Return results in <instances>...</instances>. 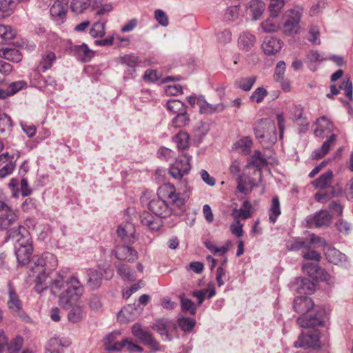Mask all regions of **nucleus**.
<instances>
[{"instance_id": "1a4fd4ad", "label": "nucleus", "mask_w": 353, "mask_h": 353, "mask_svg": "<svg viewBox=\"0 0 353 353\" xmlns=\"http://www.w3.org/2000/svg\"><path fill=\"white\" fill-rule=\"evenodd\" d=\"M152 328L162 337L163 341H170L177 332V324L170 319H160L155 321Z\"/></svg>"}, {"instance_id": "864d4df0", "label": "nucleus", "mask_w": 353, "mask_h": 353, "mask_svg": "<svg viewBox=\"0 0 353 353\" xmlns=\"http://www.w3.org/2000/svg\"><path fill=\"white\" fill-rule=\"evenodd\" d=\"M88 305L92 312H97L101 311L103 307L101 297L97 294H92L88 300Z\"/></svg>"}, {"instance_id": "2eb2a0df", "label": "nucleus", "mask_w": 353, "mask_h": 353, "mask_svg": "<svg viewBox=\"0 0 353 353\" xmlns=\"http://www.w3.org/2000/svg\"><path fill=\"white\" fill-rule=\"evenodd\" d=\"M315 283L308 278H296L291 283V289L298 293L312 294L315 290Z\"/></svg>"}, {"instance_id": "13d9d810", "label": "nucleus", "mask_w": 353, "mask_h": 353, "mask_svg": "<svg viewBox=\"0 0 353 353\" xmlns=\"http://www.w3.org/2000/svg\"><path fill=\"white\" fill-rule=\"evenodd\" d=\"M235 145L236 148H240L244 154H249L252 145V139L250 137H245L238 141Z\"/></svg>"}, {"instance_id": "c756f323", "label": "nucleus", "mask_w": 353, "mask_h": 353, "mask_svg": "<svg viewBox=\"0 0 353 353\" xmlns=\"http://www.w3.org/2000/svg\"><path fill=\"white\" fill-rule=\"evenodd\" d=\"M216 294V290L214 284L210 283L208 289H202L194 290L192 292V296L197 299V305H200L203 303L205 297L211 299Z\"/></svg>"}, {"instance_id": "f3484780", "label": "nucleus", "mask_w": 353, "mask_h": 353, "mask_svg": "<svg viewBox=\"0 0 353 353\" xmlns=\"http://www.w3.org/2000/svg\"><path fill=\"white\" fill-rule=\"evenodd\" d=\"M316 128L314 134L316 137L324 138L328 133L333 132L335 126L325 116L320 117L316 121Z\"/></svg>"}, {"instance_id": "4468645a", "label": "nucleus", "mask_w": 353, "mask_h": 353, "mask_svg": "<svg viewBox=\"0 0 353 353\" xmlns=\"http://www.w3.org/2000/svg\"><path fill=\"white\" fill-rule=\"evenodd\" d=\"M325 256L330 263L340 265L344 268H348L350 266L347 256L339 250L333 247H327L325 252Z\"/></svg>"}, {"instance_id": "412c9836", "label": "nucleus", "mask_w": 353, "mask_h": 353, "mask_svg": "<svg viewBox=\"0 0 353 353\" xmlns=\"http://www.w3.org/2000/svg\"><path fill=\"white\" fill-rule=\"evenodd\" d=\"M141 310L136 305L128 304L124 306L119 312L117 317L121 323L134 321L140 314Z\"/></svg>"}, {"instance_id": "a18cd8bd", "label": "nucleus", "mask_w": 353, "mask_h": 353, "mask_svg": "<svg viewBox=\"0 0 353 353\" xmlns=\"http://www.w3.org/2000/svg\"><path fill=\"white\" fill-rule=\"evenodd\" d=\"M23 345V338L21 335H17L10 343L7 342L8 353H19Z\"/></svg>"}, {"instance_id": "09e8293b", "label": "nucleus", "mask_w": 353, "mask_h": 353, "mask_svg": "<svg viewBox=\"0 0 353 353\" xmlns=\"http://www.w3.org/2000/svg\"><path fill=\"white\" fill-rule=\"evenodd\" d=\"M205 248L209 250L213 254H219L220 255H224L229 250V245L230 242L228 241L226 245L221 248L217 247L212 241L208 240L204 242Z\"/></svg>"}, {"instance_id": "338daca9", "label": "nucleus", "mask_w": 353, "mask_h": 353, "mask_svg": "<svg viewBox=\"0 0 353 353\" xmlns=\"http://www.w3.org/2000/svg\"><path fill=\"white\" fill-rule=\"evenodd\" d=\"M41 70L37 68V70L34 71L30 76V82L33 86L43 89V81L45 77H42L40 74Z\"/></svg>"}, {"instance_id": "5701e85b", "label": "nucleus", "mask_w": 353, "mask_h": 353, "mask_svg": "<svg viewBox=\"0 0 353 353\" xmlns=\"http://www.w3.org/2000/svg\"><path fill=\"white\" fill-rule=\"evenodd\" d=\"M282 41L273 37H266L262 43V48L266 55L274 54L282 48Z\"/></svg>"}, {"instance_id": "9d476101", "label": "nucleus", "mask_w": 353, "mask_h": 353, "mask_svg": "<svg viewBox=\"0 0 353 353\" xmlns=\"http://www.w3.org/2000/svg\"><path fill=\"white\" fill-rule=\"evenodd\" d=\"M19 217L18 211L0 200V230H6L14 225Z\"/></svg>"}, {"instance_id": "e433bc0d", "label": "nucleus", "mask_w": 353, "mask_h": 353, "mask_svg": "<svg viewBox=\"0 0 353 353\" xmlns=\"http://www.w3.org/2000/svg\"><path fill=\"white\" fill-rule=\"evenodd\" d=\"M256 77L251 76L248 77H241L234 82V85L244 91H250L255 83Z\"/></svg>"}, {"instance_id": "c85d7f7f", "label": "nucleus", "mask_w": 353, "mask_h": 353, "mask_svg": "<svg viewBox=\"0 0 353 353\" xmlns=\"http://www.w3.org/2000/svg\"><path fill=\"white\" fill-rule=\"evenodd\" d=\"M56 60L57 56L54 52L47 51L43 53L41 55V59L38 66L39 70L42 72H45L52 68Z\"/></svg>"}, {"instance_id": "8fccbe9b", "label": "nucleus", "mask_w": 353, "mask_h": 353, "mask_svg": "<svg viewBox=\"0 0 353 353\" xmlns=\"http://www.w3.org/2000/svg\"><path fill=\"white\" fill-rule=\"evenodd\" d=\"M167 108L170 112L176 113V114L184 112L186 110V105L180 100L172 99L167 102Z\"/></svg>"}, {"instance_id": "79ce46f5", "label": "nucleus", "mask_w": 353, "mask_h": 353, "mask_svg": "<svg viewBox=\"0 0 353 353\" xmlns=\"http://www.w3.org/2000/svg\"><path fill=\"white\" fill-rule=\"evenodd\" d=\"M173 139L176 143L179 150H185L189 146V134L183 130L179 131L174 137Z\"/></svg>"}, {"instance_id": "a878e982", "label": "nucleus", "mask_w": 353, "mask_h": 353, "mask_svg": "<svg viewBox=\"0 0 353 353\" xmlns=\"http://www.w3.org/2000/svg\"><path fill=\"white\" fill-rule=\"evenodd\" d=\"M117 234L125 243L130 244L134 242V229L130 223L120 225L117 230Z\"/></svg>"}, {"instance_id": "f704fd0d", "label": "nucleus", "mask_w": 353, "mask_h": 353, "mask_svg": "<svg viewBox=\"0 0 353 353\" xmlns=\"http://www.w3.org/2000/svg\"><path fill=\"white\" fill-rule=\"evenodd\" d=\"M333 178V172L329 170L312 182V185L321 190L325 189L331 183Z\"/></svg>"}, {"instance_id": "6e6552de", "label": "nucleus", "mask_w": 353, "mask_h": 353, "mask_svg": "<svg viewBox=\"0 0 353 353\" xmlns=\"http://www.w3.org/2000/svg\"><path fill=\"white\" fill-rule=\"evenodd\" d=\"M325 310L315 307L305 315H301L296 320L300 327L303 328L320 326L323 323Z\"/></svg>"}, {"instance_id": "20e7f679", "label": "nucleus", "mask_w": 353, "mask_h": 353, "mask_svg": "<svg viewBox=\"0 0 353 353\" xmlns=\"http://www.w3.org/2000/svg\"><path fill=\"white\" fill-rule=\"evenodd\" d=\"M58 265L57 257L50 252H44L38 256L31 266V271L34 274H37L39 280H46L50 272L54 270Z\"/></svg>"}, {"instance_id": "bf43d9fd", "label": "nucleus", "mask_w": 353, "mask_h": 353, "mask_svg": "<svg viewBox=\"0 0 353 353\" xmlns=\"http://www.w3.org/2000/svg\"><path fill=\"white\" fill-rule=\"evenodd\" d=\"M16 30L10 26L0 24V37L5 41H10L16 37Z\"/></svg>"}, {"instance_id": "393cba45", "label": "nucleus", "mask_w": 353, "mask_h": 353, "mask_svg": "<svg viewBox=\"0 0 353 353\" xmlns=\"http://www.w3.org/2000/svg\"><path fill=\"white\" fill-rule=\"evenodd\" d=\"M256 41V37L250 31H244L239 34L238 39L239 48L243 50H250Z\"/></svg>"}, {"instance_id": "603ef678", "label": "nucleus", "mask_w": 353, "mask_h": 353, "mask_svg": "<svg viewBox=\"0 0 353 353\" xmlns=\"http://www.w3.org/2000/svg\"><path fill=\"white\" fill-rule=\"evenodd\" d=\"M269 11L270 16L273 18H276L282 11L285 5L284 0H269Z\"/></svg>"}, {"instance_id": "de8ad7c7", "label": "nucleus", "mask_w": 353, "mask_h": 353, "mask_svg": "<svg viewBox=\"0 0 353 353\" xmlns=\"http://www.w3.org/2000/svg\"><path fill=\"white\" fill-rule=\"evenodd\" d=\"M179 298L182 311L188 312L191 315H194L196 312L195 303L191 299L185 298L184 295H181Z\"/></svg>"}, {"instance_id": "39448f33", "label": "nucleus", "mask_w": 353, "mask_h": 353, "mask_svg": "<svg viewBox=\"0 0 353 353\" xmlns=\"http://www.w3.org/2000/svg\"><path fill=\"white\" fill-rule=\"evenodd\" d=\"M113 276L114 271L110 268L99 270L90 269L87 272L86 286L90 290H97L101 286L103 278L109 280Z\"/></svg>"}, {"instance_id": "69168bd1", "label": "nucleus", "mask_w": 353, "mask_h": 353, "mask_svg": "<svg viewBox=\"0 0 353 353\" xmlns=\"http://www.w3.org/2000/svg\"><path fill=\"white\" fill-rule=\"evenodd\" d=\"M302 255L305 260L314 261L315 262L320 261L321 259V254L317 251L310 249V245L302 250Z\"/></svg>"}, {"instance_id": "f03ea898", "label": "nucleus", "mask_w": 353, "mask_h": 353, "mask_svg": "<svg viewBox=\"0 0 353 353\" xmlns=\"http://www.w3.org/2000/svg\"><path fill=\"white\" fill-rule=\"evenodd\" d=\"M141 202L143 205L147 204L156 216L165 218L173 213L172 205L181 208L185 204V199L181 194L176 192L174 185L168 183L159 188L156 197L148 201L143 196L141 197Z\"/></svg>"}, {"instance_id": "7c9ffc66", "label": "nucleus", "mask_w": 353, "mask_h": 353, "mask_svg": "<svg viewBox=\"0 0 353 353\" xmlns=\"http://www.w3.org/2000/svg\"><path fill=\"white\" fill-rule=\"evenodd\" d=\"M239 11V5L228 7L224 13L225 20L229 22L235 23L236 25L241 24L243 21V18L240 17Z\"/></svg>"}, {"instance_id": "423d86ee", "label": "nucleus", "mask_w": 353, "mask_h": 353, "mask_svg": "<svg viewBox=\"0 0 353 353\" xmlns=\"http://www.w3.org/2000/svg\"><path fill=\"white\" fill-rule=\"evenodd\" d=\"M320 334L321 333L318 330L302 332L297 341L294 342V345L296 347H301L305 350H319L321 348Z\"/></svg>"}, {"instance_id": "ddd939ff", "label": "nucleus", "mask_w": 353, "mask_h": 353, "mask_svg": "<svg viewBox=\"0 0 353 353\" xmlns=\"http://www.w3.org/2000/svg\"><path fill=\"white\" fill-rule=\"evenodd\" d=\"M265 9V5L262 0H250L245 5V16L253 21L259 20Z\"/></svg>"}, {"instance_id": "4d7b16f0", "label": "nucleus", "mask_w": 353, "mask_h": 353, "mask_svg": "<svg viewBox=\"0 0 353 353\" xmlns=\"http://www.w3.org/2000/svg\"><path fill=\"white\" fill-rule=\"evenodd\" d=\"M120 63L128 68H136L139 65L140 60L137 56L130 54L121 57Z\"/></svg>"}, {"instance_id": "c03bdc74", "label": "nucleus", "mask_w": 353, "mask_h": 353, "mask_svg": "<svg viewBox=\"0 0 353 353\" xmlns=\"http://www.w3.org/2000/svg\"><path fill=\"white\" fill-rule=\"evenodd\" d=\"M191 156L185 154L183 158H179L173 164L174 166L178 167L180 171L184 174H187L191 169L190 163Z\"/></svg>"}, {"instance_id": "6e6d98bb", "label": "nucleus", "mask_w": 353, "mask_h": 353, "mask_svg": "<svg viewBox=\"0 0 353 353\" xmlns=\"http://www.w3.org/2000/svg\"><path fill=\"white\" fill-rule=\"evenodd\" d=\"M105 22L97 21L90 28V34L94 38L103 37L105 34Z\"/></svg>"}, {"instance_id": "ea45409f", "label": "nucleus", "mask_w": 353, "mask_h": 353, "mask_svg": "<svg viewBox=\"0 0 353 353\" xmlns=\"http://www.w3.org/2000/svg\"><path fill=\"white\" fill-rule=\"evenodd\" d=\"M118 274L128 281H134L136 279V272L128 265L121 263L117 265Z\"/></svg>"}, {"instance_id": "72a5a7b5", "label": "nucleus", "mask_w": 353, "mask_h": 353, "mask_svg": "<svg viewBox=\"0 0 353 353\" xmlns=\"http://www.w3.org/2000/svg\"><path fill=\"white\" fill-rule=\"evenodd\" d=\"M67 9L68 6L65 3L57 0L51 6L50 12L53 17H59L63 20L65 16Z\"/></svg>"}, {"instance_id": "4c0bfd02", "label": "nucleus", "mask_w": 353, "mask_h": 353, "mask_svg": "<svg viewBox=\"0 0 353 353\" xmlns=\"http://www.w3.org/2000/svg\"><path fill=\"white\" fill-rule=\"evenodd\" d=\"M120 335V332L114 331L106 336L104 339V348L108 352L119 351V350H110V348L116 346L117 344H121V341L117 340V337Z\"/></svg>"}, {"instance_id": "c9c22d12", "label": "nucleus", "mask_w": 353, "mask_h": 353, "mask_svg": "<svg viewBox=\"0 0 353 353\" xmlns=\"http://www.w3.org/2000/svg\"><path fill=\"white\" fill-rule=\"evenodd\" d=\"M280 203L278 196H274L272 199L269 209V220L273 224L276 223L277 218L281 214Z\"/></svg>"}, {"instance_id": "a19ab883", "label": "nucleus", "mask_w": 353, "mask_h": 353, "mask_svg": "<svg viewBox=\"0 0 353 353\" xmlns=\"http://www.w3.org/2000/svg\"><path fill=\"white\" fill-rule=\"evenodd\" d=\"M123 348H125L130 352H133L135 351L142 352L143 351L141 346L134 344L132 343V341H129L128 339H123L121 344H117L116 346L110 348V350H119L120 351Z\"/></svg>"}, {"instance_id": "a211bd4d", "label": "nucleus", "mask_w": 353, "mask_h": 353, "mask_svg": "<svg viewBox=\"0 0 353 353\" xmlns=\"http://www.w3.org/2000/svg\"><path fill=\"white\" fill-rule=\"evenodd\" d=\"M115 257L120 261L132 263L138 258V253L132 247L122 245H117L114 250Z\"/></svg>"}, {"instance_id": "f257e3e1", "label": "nucleus", "mask_w": 353, "mask_h": 353, "mask_svg": "<svg viewBox=\"0 0 353 353\" xmlns=\"http://www.w3.org/2000/svg\"><path fill=\"white\" fill-rule=\"evenodd\" d=\"M63 291L59 295V305L65 309L71 310L68 314V319L72 323H78L83 319V306L77 305L83 293V286L77 276L72 275L68 277L64 272H59L52 283L53 292Z\"/></svg>"}, {"instance_id": "0eeeda50", "label": "nucleus", "mask_w": 353, "mask_h": 353, "mask_svg": "<svg viewBox=\"0 0 353 353\" xmlns=\"http://www.w3.org/2000/svg\"><path fill=\"white\" fill-rule=\"evenodd\" d=\"M301 18V12L299 9H292L285 12L282 28L283 33L288 36L297 34Z\"/></svg>"}, {"instance_id": "e2e57ef3", "label": "nucleus", "mask_w": 353, "mask_h": 353, "mask_svg": "<svg viewBox=\"0 0 353 353\" xmlns=\"http://www.w3.org/2000/svg\"><path fill=\"white\" fill-rule=\"evenodd\" d=\"M12 123L10 117L6 114L0 116V134H3L7 131H10Z\"/></svg>"}, {"instance_id": "cd10ccee", "label": "nucleus", "mask_w": 353, "mask_h": 353, "mask_svg": "<svg viewBox=\"0 0 353 353\" xmlns=\"http://www.w3.org/2000/svg\"><path fill=\"white\" fill-rule=\"evenodd\" d=\"M336 141V135L334 134L330 135L329 138L323 143L320 148L315 150L312 152V159H319L323 158L325 154H327L329 152L331 146L335 143Z\"/></svg>"}, {"instance_id": "6ab92c4d", "label": "nucleus", "mask_w": 353, "mask_h": 353, "mask_svg": "<svg viewBox=\"0 0 353 353\" xmlns=\"http://www.w3.org/2000/svg\"><path fill=\"white\" fill-rule=\"evenodd\" d=\"M302 269L313 279L327 280L329 278V274L319 266L318 262L305 263Z\"/></svg>"}, {"instance_id": "b1692460", "label": "nucleus", "mask_w": 353, "mask_h": 353, "mask_svg": "<svg viewBox=\"0 0 353 353\" xmlns=\"http://www.w3.org/2000/svg\"><path fill=\"white\" fill-rule=\"evenodd\" d=\"M8 300L7 301V306L10 312L13 314L15 312H19L22 308V302L19 299L18 294L15 290L13 288L12 283L9 281L8 285Z\"/></svg>"}, {"instance_id": "473e14b6", "label": "nucleus", "mask_w": 353, "mask_h": 353, "mask_svg": "<svg viewBox=\"0 0 353 353\" xmlns=\"http://www.w3.org/2000/svg\"><path fill=\"white\" fill-rule=\"evenodd\" d=\"M251 205L248 201H245L243 203V208L240 209L234 208L231 215L235 221H239V219H247L251 216Z\"/></svg>"}, {"instance_id": "680f3d73", "label": "nucleus", "mask_w": 353, "mask_h": 353, "mask_svg": "<svg viewBox=\"0 0 353 353\" xmlns=\"http://www.w3.org/2000/svg\"><path fill=\"white\" fill-rule=\"evenodd\" d=\"M268 94V92L263 87L257 88L250 97L252 101L261 103Z\"/></svg>"}, {"instance_id": "58836bf2", "label": "nucleus", "mask_w": 353, "mask_h": 353, "mask_svg": "<svg viewBox=\"0 0 353 353\" xmlns=\"http://www.w3.org/2000/svg\"><path fill=\"white\" fill-rule=\"evenodd\" d=\"M308 247L307 241H305L302 238L292 239L286 242V248L290 251L303 250Z\"/></svg>"}, {"instance_id": "052dcab7", "label": "nucleus", "mask_w": 353, "mask_h": 353, "mask_svg": "<svg viewBox=\"0 0 353 353\" xmlns=\"http://www.w3.org/2000/svg\"><path fill=\"white\" fill-rule=\"evenodd\" d=\"M190 121L189 116L186 110L184 112H181L172 119V124L176 128H181L188 124Z\"/></svg>"}, {"instance_id": "2f4dec72", "label": "nucleus", "mask_w": 353, "mask_h": 353, "mask_svg": "<svg viewBox=\"0 0 353 353\" xmlns=\"http://www.w3.org/2000/svg\"><path fill=\"white\" fill-rule=\"evenodd\" d=\"M0 57L10 61L19 63L22 59V54L20 51L15 48L0 49Z\"/></svg>"}, {"instance_id": "bb28decb", "label": "nucleus", "mask_w": 353, "mask_h": 353, "mask_svg": "<svg viewBox=\"0 0 353 353\" xmlns=\"http://www.w3.org/2000/svg\"><path fill=\"white\" fill-rule=\"evenodd\" d=\"M140 221L142 225L147 226L152 231H158L162 224L159 219H155L152 214L144 211L139 216Z\"/></svg>"}, {"instance_id": "3c124183", "label": "nucleus", "mask_w": 353, "mask_h": 353, "mask_svg": "<svg viewBox=\"0 0 353 353\" xmlns=\"http://www.w3.org/2000/svg\"><path fill=\"white\" fill-rule=\"evenodd\" d=\"M90 0H72L70 8L76 14L83 13L90 6Z\"/></svg>"}, {"instance_id": "7ed1b4c3", "label": "nucleus", "mask_w": 353, "mask_h": 353, "mask_svg": "<svg viewBox=\"0 0 353 353\" xmlns=\"http://www.w3.org/2000/svg\"><path fill=\"white\" fill-rule=\"evenodd\" d=\"M7 234L9 238L17 239L14 250L18 263L22 265L29 263L33 248L30 234L26 228L17 225V228L9 230Z\"/></svg>"}, {"instance_id": "aec40b11", "label": "nucleus", "mask_w": 353, "mask_h": 353, "mask_svg": "<svg viewBox=\"0 0 353 353\" xmlns=\"http://www.w3.org/2000/svg\"><path fill=\"white\" fill-rule=\"evenodd\" d=\"M314 305L312 299L308 296H296L294 299L293 307L295 312L301 315H305L312 310L314 308Z\"/></svg>"}, {"instance_id": "5fc2aeb1", "label": "nucleus", "mask_w": 353, "mask_h": 353, "mask_svg": "<svg viewBox=\"0 0 353 353\" xmlns=\"http://www.w3.org/2000/svg\"><path fill=\"white\" fill-rule=\"evenodd\" d=\"M196 321L192 318H179L178 319L177 327H179L184 332H189L195 326Z\"/></svg>"}, {"instance_id": "4be33fe9", "label": "nucleus", "mask_w": 353, "mask_h": 353, "mask_svg": "<svg viewBox=\"0 0 353 353\" xmlns=\"http://www.w3.org/2000/svg\"><path fill=\"white\" fill-rule=\"evenodd\" d=\"M71 52L77 60L83 63L89 62L94 55L93 52L85 43L72 46Z\"/></svg>"}, {"instance_id": "37998d69", "label": "nucleus", "mask_w": 353, "mask_h": 353, "mask_svg": "<svg viewBox=\"0 0 353 353\" xmlns=\"http://www.w3.org/2000/svg\"><path fill=\"white\" fill-rule=\"evenodd\" d=\"M249 164L252 165L260 170L263 167L268 165V161L262 157L261 152L259 150H255L249 161Z\"/></svg>"}, {"instance_id": "774afa93", "label": "nucleus", "mask_w": 353, "mask_h": 353, "mask_svg": "<svg viewBox=\"0 0 353 353\" xmlns=\"http://www.w3.org/2000/svg\"><path fill=\"white\" fill-rule=\"evenodd\" d=\"M335 226L337 230L344 235L349 234L350 233L352 228L351 223H348L347 221L342 219L338 220L336 222Z\"/></svg>"}, {"instance_id": "9b49d317", "label": "nucleus", "mask_w": 353, "mask_h": 353, "mask_svg": "<svg viewBox=\"0 0 353 353\" xmlns=\"http://www.w3.org/2000/svg\"><path fill=\"white\" fill-rule=\"evenodd\" d=\"M132 333L141 342L145 345H148L154 351H157L160 349L159 342L152 336L149 331L143 329L140 325L134 324L132 327Z\"/></svg>"}, {"instance_id": "dca6fc26", "label": "nucleus", "mask_w": 353, "mask_h": 353, "mask_svg": "<svg viewBox=\"0 0 353 353\" xmlns=\"http://www.w3.org/2000/svg\"><path fill=\"white\" fill-rule=\"evenodd\" d=\"M197 105L199 108V112L203 114H212L223 112L225 105L222 103L211 104L205 99L204 96L200 95L197 97Z\"/></svg>"}, {"instance_id": "f8f14e48", "label": "nucleus", "mask_w": 353, "mask_h": 353, "mask_svg": "<svg viewBox=\"0 0 353 353\" xmlns=\"http://www.w3.org/2000/svg\"><path fill=\"white\" fill-rule=\"evenodd\" d=\"M332 215L327 210H320L307 219V223L310 228L327 227L331 223Z\"/></svg>"}, {"instance_id": "49530a36", "label": "nucleus", "mask_w": 353, "mask_h": 353, "mask_svg": "<svg viewBox=\"0 0 353 353\" xmlns=\"http://www.w3.org/2000/svg\"><path fill=\"white\" fill-rule=\"evenodd\" d=\"M70 345V342L68 340H63L59 337L51 338L47 344V350H59L60 347H68Z\"/></svg>"}, {"instance_id": "0e129e2a", "label": "nucleus", "mask_w": 353, "mask_h": 353, "mask_svg": "<svg viewBox=\"0 0 353 353\" xmlns=\"http://www.w3.org/2000/svg\"><path fill=\"white\" fill-rule=\"evenodd\" d=\"M16 7L14 0H0V11L10 15Z\"/></svg>"}]
</instances>
